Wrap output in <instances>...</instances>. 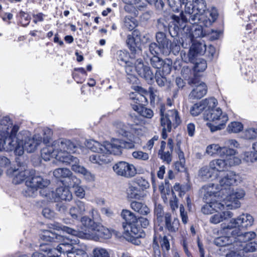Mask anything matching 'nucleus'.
<instances>
[{"mask_svg":"<svg viewBox=\"0 0 257 257\" xmlns=\"http://www.w3.org/2000/svg\"><path fill=\"white\" fill-rule=\"evenodd\" d=\"M55 229L57 230L61 229L64 232H66L68 234L87 239L96 240L99 238L107 239L111 236L110 231L99 223L96 226L94 232L91 233L78 231L67 226H63V228H61L59 226H56Z\"/></svg>","mask_w":257,"mask_h":257,"instance_id":"obj_5","label":"nucleus"},{"mask_svg":"<svg viewBox=\"0 0 257 257\" xmlns=\"http://www.w3.org/2000/svg\"><path fill=\"white\" fill-rule=\"evenodd\" d=\"M238 230V233H230L233 236L234 244L236 247H240L245 252L257 251V240L251 241L256 236V233L253 231L242 233Z\"/></svg>","mask_w":257,"mask_h":257,"instance_id":"obj_6","label":"nucleus"},{"mask_svg":"<svg viewBox=\"0 0 257 257\" xmlns=\"http://www.w3.org/2000/svg\"><path fill=\"white\" fill-rule=\"evenodd\" d=\"M41 157L46 161H49L51 158H54L61 162H69L71 158L67 153L62 152L56 153V150L52 144L47 145L41 150Z\"/></svg>","mask_w":257,"mask_h":257,"instance_id":"obj_13","label":"nucleus"},{"mask_svg":"<svg viewBox=\"0 0 257 257\" xmlns=\"http://www.w3.org/2000/svg\"><path fill=\"white\" fill-rule=\"evenodd\" d=\"M207 10L206 3L205 0H192L191 4H187L184 12L180 14V17L172 15L175 26L174 29L177 31L179 29H184L186 23L189 21L191 24H198L199 17Z\"/></svg>","mask_w":257,"mask_h":257,"instance_id":"obj_2","label":"nucleus"},{"mask_svg":"<svg viewBox=\"0 0 257 257\" xmlns=\"http://www.w3.org/2000/svg\"><path fill=\"white\" fill-rule=\"evenodd\" d=\"M136 183L144 190L150 187V184L147 180L142 177H138L136 180Z\"/></svg>","mask_w":257,"mask_h":257,"instance_id":"obj_63","label":"nucleus"},{"mask_svg":"<svg viewBox=\"0 0 257 257\" xmlns=\"http://www.w3.org/2000/svg\"><path fill=\"white\" fill-rule=\"evenodd\" d=\"M165 227L170 233L176 232L179 229L180 222L177 218H172L171 214L167 212L165 214Z\"/></svg>","mask_w":257,"mask_h":257,"instance_id":"obj_25","label":"nucleus"},{"mask_svg":"<svg viewBox=\"0 0 257 257\" xmlns=\"http://www.w3.org/2000/svg\"><path fill=\"white\" fill-rule=\"evenodd\" d=\"M145 3L144 1H142L138 5L126 4L124 10L126 12L132 14L134 17H137L139 15L138 10L141 11L146 6Z\"/></svg>","mask_w":257,"mask_h":257,"instance_id":"obj_34","label":"nucleus"},{"mask_svg":"<svg viewBox=\"0 0 257 257\" xmlns=\"http://www.w3.org/2000/svg\"><path fill=\"white\" fill-rule=\"evenodd\" d=\"M121 216L125 221V223H123L124 225L132 224L133 223L137 222V218L134 214L128 210H122Z\"/></svg>","mask_w":257,"mask_h":257,"instance_id":"obj_40","label":"nucleus"},{"mask_svg":"<svg viewBox=\"0 0 257 257\" xmlns=\"http://www.w3.org/2000/svg\"><path fill=\"white\" fill-rule=\"evenodd\" d=\"M226 195H224L225 197L221 196L223 199V202L227 201L230 203H225L226 206L230 207L231 209L236 208L239 207L240 203L238 200L242 198L244 195V191L240 188L236 189L235 191L230 190V192L227 191Z\"/></svg>","mask_w":257,"mask_h":257,"instance_id":"obj_15","label":"nucleus"},{"mask_svg":"<svg viewBox=\"0 0 257 257\" xmlns=\"http://www.w3.org/2000/svg\"><path fill=\"white\" fill-rule=\"evenodd\" d=\"M7 174L10 177L13 178V182L15 184H18L24 181L28 174L29 171L27 170V167L23 165L18 168L11 167L7 171Z\"/></svg>","mask_w":257,"mask_h":257,"instance_id":"obj_16","label":"nucleus"},{"mask_svg":"<svg viewBox=\"0 0 257 257\" xmlns=\"http://www.w3.org/2000/svg\"><path fill=\"white\" fill-rule=\"evenodd\" d=\"M209 166H204L200 169L199 172L200 176L203 179H208L212 177V171Z\"/></svg>","mask_w":257,"mask_h":257,"instance_id":"obj_58","label":"nucleus"},{"mask_svg":"<svg viewBox=\"0 0 257 257\" xmlns=\"http://www.w3.org/2000/svg\"><path fill=\"white\" fill-rule=\"evenodd\" d=\"M71 175V171L67 168H58L53 171V175L58 179L68 178Z\"/></svg>","mask_w":257,"mask_h":257,"instance_id":"obj_48","label":"nucleus"},{"mask_svg":"<svg viewBox=\"0 0 257 257\" xmlns=\"http://www.w3.org/2000/svg\"><path fill=\"white\" fill-rule=\"evenodd\" d=\"M188 84L190 85H195L189 95V99H200L207 93V88L206 84L204 82H200L198 78H196V75L189 79Z\"/></svg>","mask_w":257,"mask_h":257,"instance_id":"obj_12","label":"nucleus"},{"mask_svg":"<svg viewBox=\"0 0 257 257\" xmlns=\"http://www.w3.org/2000/svg\"><path fill=\"white\" fill-rule=\"evenodd\" d=\"M168 49L169 52L168 53H163V54L168 55L172 52L174 55L177 54L180 50L179 42L177 40H174L172 42L169 41Z\"/></svg>","mask_w":257,"mask_h":257,"instance_id":"obj_49","label":"nucleus"},{"mask_svg":"<svg viewBox=\"0 0 257 257\" xmlns=\"http://www.w3.org/2000/svg\"><path fill=\"white\" fill-rule=\"evenodd\" d=\"M122 226L125 238L132 242L136 239L143 237L145 234L142 228L136 223L130 225H124L123 223Z\"/></svg>","mask_w":257,"mask_h":257,"instance_id":"obj_17","label":"nucleus"},{"mask_svg":"<svg viewBox=\"0 0 257 257\" xmlns=\"http://www.w3.org/2000/svg\"><path fill=\"white\" fill-rule=\"evenodd\" d=\"M203 110H204V106L201 101L193 105L190 108V112L192 115L196 116L201 114Z\"/></svg>","mask_w":257,"mask_h":257,"instance_id":"obj_53","label":"nucleus"},{"mask_svg":"<svg viewBox=\"0 0 257 257\" xmlns=\"http://www.w3.org/2000/svg\"><path fill=\"white\" fill-rule=\"evenodd\" d=\"M202 192L204 194V199L207 201L209 198H214L219 197L221 195H224L222 193L219 185H215L214 184H208L204 186L202 188Z\"/></svg>","mask_w":257,"mask_h":257,"instance_id":"obj_20","label":"nucleus"},{"mask_svg":"<svg viewBox=\"0 0 257 257\" xmlns=\"http://www.w3.org/2000/svg\"><path fill=\"white\" fill-rule=\"evenodd\" d=\"M50 181L44 179L40 176H34L29 178L26 181L27 189L24 192L26 196L34 197L37 194L38 188L47 187Z\"/></svg>","mask_w":257,"mask_h":257,"instance_id":"obj_9","label":"nucleus"},{"mask_svg":"<svg viewBox=\"0 0 257 257\" xmlns=\"http://www.w3.org/2000/svg\"><path fill=\"white\" fill-rule=\"evenodd\" d=\"M243 137L247 140H254L257 139V129L251 128L247 129L244 132Z\"/></svg>","mask_w":257,"mask_h":257,"instance_id":"obj_57","label":"nucleus"},{"mask_svg":"<svg viewBox=\"0 0 257 257\" xmlns=\"http://www.w3.org/2000/svg\"><path fill=\"white\" fill-rule=\"evenodd\" d=\"M73 247L70 243H63L59 244L56 248H54V251L57 250L60 253H66L67 256H68V254L71 251Z\"/></svg>","mask_w":257,"mask_h":257,"instance_id":"obj_54","label":"nucleus"},{"mask_svg":"<svg viewBox=\"0 0 257 257\" xmlns=\"http://www.w3.org/2000/svg\"><path fill=\"white\" fill-rule=\"evenodd\" d=\"M117 60L125 64V72L127 74L132 75L134 72V64L136 60L130 58L129 54L126 51L119 50L116 53Z\"/></svg>","mask_w":257,"mask_h":257,"instance_id":"obj_19","label":"nucleus"},{"mask_svg":"<svg viewBox=\"0 0 257 257\" xmlns=\"http://www.w3.org/2000/svg\"><path fill=\"white\" fill-rule=\"evenodd\" d=\"M204 119L206 120L215 122L217 124L214 126L211 123H208L212 132L222 129L228 120V117L225 113L222 112L221 109L219 108H214L210 110H206L204 114Z\"/></svg>","mask_w":257,"mask_h":257,"instance_id":"obj_8","label":"nucleus"},{"mask_svg":"<svg viewBox=\"0 0 257 257\" xmlns=\"http://www.w3.org/2000/svg\"><path fill=\"white\" fill-rule=\"evenodd\" d=\"M76 206L72 207L69 210V213L73 219H77L78 216L83 214L87 209V205L84 202L77 200L75 201Z\"/></svg>","mask_w":257,"mask_h":257,"instance_id":"obj_27","label":"nucleus"},{"mask_svg":"<svg viewBox=\"0 0 257 257\" xmlns=\"http://www.w3.org/2000/svg\"><path fill=\"white\" fill-rule=\"evenodd\" d=\"M233 216V213L230 211H223L211 216L209 221L210 223L217 224L223 221H226Z\"/></svg>","mask_w":257,"mask_h":257,"instance_id":"obj_28","label":"nucleus"},{"mask_svg":"<svg viewBox=\"0 0 257 257\" xmlns=\"http://www.w3.org/2000/svg\"><path fill=\"white\" fill-rule=\"evenodd\" d=\"M206 45L204 44L201 42L193 43L188 53V59L185 58L186 56H181L182 58L184 59L185 62H192L195 55H203L206 51Z\"/></svg>","mask_w":257,"mask_h":257,"instance_id":"obj_22","label":"nucleus"},{"mask_svg":"<svg viewBox=\"0 0 257 257\" xmlns=\"http://www.w3.org/2000/svg\"><path fill=\"white\" fill-rule=\"evenodd\" d=\"M127 197L131 199H138L144 197L140 190L137 187L130 185L127 189Z\"/></svg>","mask_w":257,"mask_h":257,"instance_id":"obj_43","label":"nucleus"},{"mask_svg":"<svg viewBox=\"0 0 257 257\" xmlns=\"http://www.w3.org/2000/svg\"><path fill=\"white\" fill-rule=\"evenodd\" d=\"M19 126L13 125L9 116H3L0 119V151L14 148L12 145L18 135Z\"/></svg>","mask_w":257,"mask_h":257,"instance_id":"obj_4","label":"nucleus"},{"mask_svg":"<svg viewBox=\"0 0 257 257\" xmlns=\"http://www.w3.org/2000/svg\"><path fill=\"white\" fill-rule=\"evenodd\" d=\"M41 238L46 242H56L60 240L61 236L57 234L55 232L50 230H45L43 232L41 236Z\"/></svg>","mask_w":257,"mask_h":257,"instance_id":"obj_38","label":"nucleus"},{"mask_svg":"<svg viewBox=\"0 0 257 257\" xmlns=\"http://www.w3.org/2000/svg\"><path fill=\"white\" fill-rule=\"evenodd\" d=\"M201 102L204 106L205 112L206 110L209 111L210 109L215 108L218 103L217 99L214 97L205 98L201 100Z\"/></svg>","mask_w":257,"mask_h":257,"instance_id":"obj_46","label":"nucleus"},{"mask_svg":"<svg viewBox=\"0 0 257 257\" xmlns=\"http://www.w3.org/2000/svg\"><path fill=\"white\" fill-rule=\"evenodd\" d=\"M154 215L156 220L159 224L163 222L165 220V214L162 206L160 204H155L154 208Z\"/></svg>","mask_w":257,"mask_h":257,"instance_id":"obj_44","label":"nucleus"},{"mask_svg":"<svg viewBox=\"0 0 257 257\" xmlns=\"http://www.w3.org/2000/svg\"><path fill=\"white\" fill-rule=\"evenodd\" d=\"M132 156L135 159L142 161H147L149 159V154L141 151L134 152Z\"/></svg>","mask_w":257,"mask_h":257,"instance_id":"obj_60","label":"nucleus"},{"mask_svg":"<svg viewBox=\"0 0 257 257\" xmlns=\"http://www.w3.org/2000/svg\"><path fill=\"white\" fill-rule=\"evenodd\" d=\"M206 202L207 203L202 207V212L204 214H210L213 213L214 210L213 209L210 199H208Z\"/></svg>","mask_w":257,"mask_h":257,"instance_id":"obj_62","label":"nucleus"},{"mask_svg":"<svg viewBox=\"0 0 257 257\" xmlns=\"http://www.w3.org/2000/svg\"><path fill=\"white\" fill-rule=\"evenodd\" d=\"M149 55H158L159 52L162 53V48L159 45L158 46L156 43H151L149 46Z\"/></svg>","mask_w":257,"mask_h":257,"instance_id":"obj_59","label":"nucleus"},{"mask_svg":"<svg viewBox=\"0 0 257 257\" xmlns=\"http://www.w3.org/2000/svg\"><path fill=\"white\" fill-rule=\"evenodd\" d=\"M220 231H221V229ZM221 232L223 234L222 231H221ZM224 234H225V233ZM226 235H227L222 236L215 238L214 243L218 246H224L231 244L232 241H234L233 236L231 234H226Z\"/></svg>","mask_w":257,"mask_h":257,"instance_id":"obj_35","label":"nucleus"},{"mask_svg":"<svg viewBox=\"0 0 257 257\" xmlns=\"http://www.w3.org/2000/svg\"><path fill=\"white\" fill-rule=\"evenodd\" d=\"M232 150L234 151V153L229 154L228 153H225V154L224 156L226 163L227 164V169L230 167L238 165L241 163V160L234 156V155L236 153L235 150L234 149Z\"/></svg>","mask_w":257,"mask_h":257,"instance_id":"obj_39","label":"nucleus"},{"mask_svg":"<svg viewBox=\"0 0 257 257\" xmlns=\"http://www.w3.org/2000/svg\"><path fill=\"white\" fill-rule=\"evenodd\" d=\"M86 250L87 246L85 244L76 245L73 247L68 257H88Z\"/></svg>","mask_w":257,"mask_h":257,"instance_id":"obj_33","label":"nucleus"},{"mask_svg":"<svg viewBox=\"0 0 257 257\" xmlns=\"http://www.w3.org/2000/svg\"><path fill=\"white\" fill-rule=\"evenodd\" d=\"M241 158L246 163H252L257 161V152L254 151L245 152L241 155Z\"/></svg>","mask_w":257,"mask_h":257,"instance_id":"obj_45","label":"nucleus"},{"mask_svg":"<svg viewBox=\"0 0 257 257\" xmlns=\"http://www.w3.org/2000/svg\"><path fill=\"white\" fill-rule=\"evenodd\" d=\"M156 81L160 87H163L167 82L165 75L161 73V70H157L155 75Z\"/></svg>","mask_w":257,"mask_h":257,"instance_id":"obj_55","label":"nucleus"},{"mask_svg":"<svg viewBox=\"0 0 257 257\" xmlns=\"http://www.w3.org/2000/svg\"><path fill=\"white\" fill-rule=\"evenodd\" d=\"M222 157L223 159H215L209 163V167L212 171L222 172L228 169L225 158Z\"/></svg>","mask_w":257,"mask_h":257,"instance_id":"obj_31","label":"nucleus"},{"mask_svg":"<svg viewBox=\"0 0 257 257\" xmlns=\"http://www.w3.org/2000/svg\"><path fill=\"white\" fill-rule=\"evenodd\" d=\"M242 181V177L238 174L233 171L227 172L224 176L219 180V185L221 188L222 193L230 192L231 187L237 185Z\"/></svg>","mask_w":257,"mask_h":257,"instance_id":"obj_10","label":"nucleus"},{"mask_svg":"<svg viewBox=\"0 0 257 257\" xmlns=\"http://www.w3.org/2000/svg\"><path fill=\"white\" fill-rule=\"evenodd\" d=\"M53 199L55 201L59 200L70 201L72 199V194L69 189L66 187L58 188L54 192Z\"/></svg>","mask_w":257,"mask_h":257,"instance_id":"obj_26","label":"nucleus"},{"mask_svg":"<svg viewBox=\"0 0 257 257\" xmlns=\"http://www.w3.org/2000/svg\"><path fill=\"white\" fill-rule=\"evenodd\" d=\"M62 141V145L63 146V149L64 150V152H61L64 154L67 153L68 156H69L71 158H70V160L68 161L69 162H62V163L65 165H71V161H72L73 159H78L76 157H74L71 155L70 153L71 152H73L74 151V149L75 148L74 144L70 140L65 139H61ZM60 152L59 153H60Z\"/></svg>","mask_w":257,"mask_h":257,"instance_id":"obj_29","label":"nucleus"},{"mask_svg":"<svg viewBox=\"0 0 257 257\" xmlns=\"http://www.w3.org/2000/svg\"><path fill=\"white\" fill-rule=\"evenodd\" d=\"M68 178L69 180L68 183L73 188L80 185L81 183V180L75 176L73 175L72 174Z\"/></svg>","mask_w":257,"mask_h":257,"instance_id":"obj_64","label":"nucleus"},{"mask_svg":"<svg viewBox=\"0 0 257 257\" xmlns=\"http://www.w3.org/2000/svg\"><path fill=\"white\" fill-rule=\"evenodd\" d=\"M133 109L142 116L147 118H151L154 115V112L151 109L144 106L140 107V105H133Z\"/></svg>","mask_w":257,"mask_h":257,"instance_id":"obj_41","label":"nucleus"},{"mask_svg":"<svg viewBox=\"0 0 257 257\" xmlns=\"http://www.w3.org/2000/svg\"><path fill=\"white\" fill-rule=\"evenodd\" d=\"M253 221V218L250 215L242 214L236 218L231 219L228 224H222L221 231L227 234H236L238 233V230L251 226Z\"/></svg>","mask_w":257,"mask_h":257,"instance_id":"obj_7","label":"nucleus"},{"mask_svg":"<svg viewBox=\"0 0 257 257\" xmlns=\"http://www.w3.org/2000/svg\"><path fill=\"white\" fill-rule=\"evenodd\" d=\"M181 122L178 112L176 110H169L165 115L161 117V124L164 131H171L172 126L176 127Z\"/></svg>","mask_w":257,"mask_h":257,"instance_id":"obj_11","label":"nucleus"},{"mask_svg":"<svg viewBox=\"0 0 257 257\" xmlns=\"http://www.w3.org/2000/svg\"><path fill=\"white\" fill-rule=\"evenodd\" d=\"M199 17L198 24H202L203 26L209 27L218 18L217 11L215 8H212L210 10H206L204 15H202Z\"/></svg>","mask_w":257,"mask_h":257,"instance_id":"obj_23","label":"nucleus"},{"mask_svg":"<svg viewBox=\"0 0 257 257\" xmlns=\"http://www.w3.org/2000/svg\"><path fill=\"white\" fill-rule=\"evenodd\" d=\"M243 124L238 121H232L229 123L227 127V131L229 133H238L242 131Z\"/></svg>","mask_w":257,"mask_h":257,"instance_id":"obj_47","label":"nucleus"},{"mask_svg":"<svg viewBox=\"0 0 257 257\" xmlns=\"http://www.w3.org/2000/svg\"><path fill=\"white\" fill-rule=\"evenodd\" d=\"M92 257H110L108 250L101 247H97L93 249Z\"/></svg>","mask_w":257,"mask_h":257,"instance_id":"obj_50","label":"nucleus"},{"mask_svg":"<svg viewBox=\"0 0 257 257\" xmlns=\"http://www.w3.org/2000/svg\"><path fill=\"white\" fill-rule=\"evenodd\" d=\"M236 250H231L226 254V257H244V253L245 252L240 247H236L234 244Z\"/></svg>","mask_w":257,"mask_h":257,"instance_id":"obj_56","label":"nucleus"},{"mask_svg":"<svg viewBox=\"0 0 257 257\" xmlns=\"http://www.w3.org/2000/svg\"><path fill=\"white\" fill-rule=\"evenodd\" d=\"M207 68V63L205 60L204 59H199L197 62L195 63V66L194 67V75H196V78H198V76L197 75V73L198 72H203Z\"/></svg>","mask_w":257,"mask_h":257,"instance_id":"obj_52","label":"nucleus"},{"mask_svg":"<svg viewBox=\"0 0 257 257\" xmlns=\"http://www.w3.org/2000/svg\"><path fill=\"white\" fill-rule=\"evenodd\" d=\"M131 206L132 209L142 215H146L150 212L148 206L142 202L133 201L131 203Z\"/></svg>","mask_w":257,"mask_h":257,"instance_id":"obj_36","label":"nucleus"},{"mask_svg":"<svg viewBox=\"0 0 257 257\" xmlns=\"http://www.w3.org/2000/svg\"><path fill=\"white\" fill-rule=\"evenodd\" d=\"M206 153L211 156L219 155L221 157H224L225 153L229 154L234 153V151L232 149L227 147H221L218 144H213L208 145L206 149Z\"/></svg>","mask_w":257,"mask_h":257,"instance_id":"obj_24","label":"nucleus"},{"mask_svg":"<svg viewBox=\"0 0 257 257\" xmlns=\"http://www.w3.org/2000/svg\"><path fill=\"white\" fill-rule=\"evenodd\" d=\"M114 172L118 176L127 178H132L136 174V169L133 164L126 162H119L113 166Z\"/></svg>","mask_w":257,"mask_h":257,"instance_id":"obj_14","label":"nucleus"},{"mask_svg":"<svg viewBox=\"0 0 257 257\" xmlns=\"http://www.w3.org/2000/svg\"><path fill=\"white\" fill-rule=\"evenodd\" d=\"M124 26L130 31L133 30L138 25L136 20L130 16H126L124 19Z\"/></svg>","mask_w":257,"mask_h":257,"instance_id":"obj_51","label":"nucleus"},{"mask_svg":"<svg viewBox=\"0 0 257 257\" xmlns=\"http://www.w3.org/2000/svg\"><path fill=\"white\" fill-rule=\"evenodd\" d=\"M215 198L210 199L213 209L214 211H218L219 210H222L224 209L225 205L221 202V200H216Z\"/></svg>","mask_w":257,"mask_h":257,"instance_id":"obj_61","label":"nucleus"},{"mask_svg":"<svg viewBox=\"0 0 257 257\" xmlns=\"http://www.w3.org/2000/svg\"><path fill=\"white\" fill-rule=\"evenodd\" d=\"M156 41L162 48V53L169 52L168 44L169 40L166 38V34L163 32H158L156 34Z\"/></svg>","mask_w":257,"mask_h":257,"instance_id":"obj_32","label":"nucleus"},{"mask_svg":"<svg viewBox=\"0 0 257 257\" xmlns=\"http://www.w3.org/2000/svg\"><path fill=\"white\" fill-rule=\"evenodd\" d=\"M134 147V144L132 142H124L118 139H113L111 143L104 142L103 144L91 141L88 143L87 147L97 154L90 156L89 161L98 166L105 165L112 161L110 154L119 155L121 153L122 148L132 149Z\"/></svg>","mask_w":257,"mask_h":257,"instance_id":"obj_1","label":"nucleus"},{"mask_svg":"<svg viewBox=\"0 0 257 257\" xmlns=\"http://www.w3.org/2000/svg\"><path fill=\"white\" fill-rule=\"evenodd\" d=\"M71 169L76 173H80L84 176L88 182H93L95 180V175L92 174L85 167L79 165L78 159H73L71 161Z\"/></svg>","mask_w":257,"mask_h":257,"instance_id":"obj_21","label":"nucleus"},{"mask_svg":"<svg viewBox=\"0 0 257 257\" xmlns=\"http://www.w3.org/2000/svg\"><path fill=\"white\" fill-rule=\"evenodd\" d=\"M146 60L148 59L150 60V64L151 66L157 69V70H160L163 65L164 60L158 56V55L151 56L149 55L148 52H146Z\"/></svg>","mask_w":257,"mask_h":257,"instance_id":"obj_37","label":"nucleus"},{"mask_svg":"<svg viewBox=\"0 0 257 257\" xmlns=\"http://www.w3.org/2000/svg\"><path fill=\"white\" fill-rule=\"evenodd\" d=\"M42 142V138L40 135L35 134L32 137L30 136L29 132L23 131L18 134L15 141L12 143L13 146L11 150L6 151H14L16 155L22 156L24 150L28 153L35 152Z\"/></svg>","mask_w":257,"mask_h":257,"instance_id":"obj_3","label":"nucleus"},{"mask_svg":"<svg viewBox=\"0 0 257 257\" xmlns=\"http://www.w3.org/2000/svg\"><path fill=\"white\" fill-rule=\"evenodd\" d=\"M82 226L86 229L84 231H79L82 232H93L96 226L99 223L95 222L94 220L88 216H84L81 217L80 220ZM79 231L78 230H77Z\"/></svg>","mask_w":257,"mask_h":257,"instance_id":"obj_30","label":"nucleus"},{"mask_svg":"<svg viewBox=\"0 0 257 257\" xmlns=\"http://www.w3.org/2000/svg\"><path fill=\"white\" fill-rule=\"evenodd\" d=\"M134 66V71L136 70L141 77L144 78L149 83L152 82L154 74L149 66L144 65L141 59L136 60Z\"/></svg>","mask_w":257,"mask_h":257,"instance_id":"obj_18","label":"nucleus"},{"mask_svg":"<svg viewBox=\"0 0 257 257\" xmlns=\"http://www.w3.org/2000/svg\"><path fill=\"white\" fill-rule=\"evenodd\" d=\"M130 97L134 101L135 103L134 104H132V106L133 105H137L142 107L143 105H145L148 102L146 96L140 93H132Z\"/></svg>","mask_w":257,"mask_h":257,"instance_id":"obj_42","label":"nucleus"}]
</instances>
